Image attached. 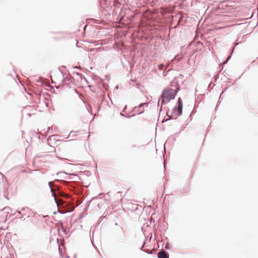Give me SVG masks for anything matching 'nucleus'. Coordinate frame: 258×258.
<instances>
[{
  "label": "nucleus",
  "instance_id": "f257e3e1",
  "mask_svg": "<svg viewBox=\"0 0 258 258\" xmlns=\"http://www.w3.org/2000/svg\"><path fill=\"white\" fill-rule=\"evenodd\" d=\"M177 92V88L175 89L168 88L165 89L162 94V104L165 102H168L170 100L173 99L176 95Z\"/></svg>",
  "mask_w": 258,
  "mask_h": 258
},
{
  "label": "nucleus",
  "instance_id": "f03ea898",
  "mask_svg": "<svg viewBox=\"0 0 258 258\" xmlns=\"http://www.w3.org/2000/svg\"><path fill=\"white\" fill-rule=\"evenodd\" d=\"M158 258H168L167 252L165 250H162L158 253Z\"/></svg>",
  "mask_w": 258,
  "mask_h": 258
},
{
  "label": "nucleus",
  "instance_id": "7ed1b4c3",
  "mask_svg": "<svg viewBox=\"0 0 258 258\" xmlns=\"http://www.w3.org/2000/svg\"><path fill=\"white\" fill-rule=\"evenodd\" d=\"M182 110V102L180 98L178 100V111L179 114H181Z\"/></svg>",
  "mask_w": 258,
  "mask_h": 258
},
{
  "label": "nucleus",
  "instance_id": "20e7f679",
  "mask_svg": "<svg viewBox=\"0 0 258 258\" xmlns=\"http://www.w3.org/2000/svg\"><path fill=\"white\" fill-rule=\"evenodd\" d=\"M7 214L6 212H0V217H2V221H5L7 219Z\"/></svg>",
  "mask_w": 258,
  "mask_h": 258
},
{
  "label": "nucleus",
  "instance_id": "39448f33",
  "mask_svg": "<svg viewBox=\"0 0 258 258\" xmlns=\"http://www.w3.org/2000/svg\"><path fill=\"white\" fill-rule=\"evenodd\" d=\"M54 200H55V203L57 206H61L64 203V202L61 199H57V198H55Z\"/></svg>",
  "mask_w": 258,
  "mask_h": 258
},
{
  "label": "nucleus",
  "instance_id": "423d86ee",
  "mask_svg": "<svg viewBox=\"0 0 258 258\" xmlns=\"http://www.w3.org/2000/svg\"><path fill=\"white\" fill-rule=\"evenodd\" d=\"M62 159H66L70 161H73V158L72 156L68 155H65L62 158Z\"/></svg>",
  "mask_w": 258,
  "mask_h": 258
},
{
  "label": "nucleus",
  "instance_id": "0eeeda50",
  "mask_svg": "<svg viewBox=\"0 0 258 258\" xmlns=\"http://www.w3.org/2000/svg\"><path fill=\"white\" fill-rule=\"evenodd\" d=\"M61 227H62V231H65L66 229L63 228V226L62 225H61Z\"/></svg>",
  "mask_w": 258,
  "mask_h": 258
},
{
  "label": "nucleus",
  "instance_id": "6e6552de",
  "mask_svg": "<svg viewBox=\"0 0 258 258\" xmlns=\"http://www.w3.org/2000/svg\"><path fill=\"white\" fill-rule=\"evenodd\" d=\"M162 66H161L159 67L160 69H162Z\"/></svg>",
  "mask_w": 258,
  "mask_h": 258
}]
</instances>
